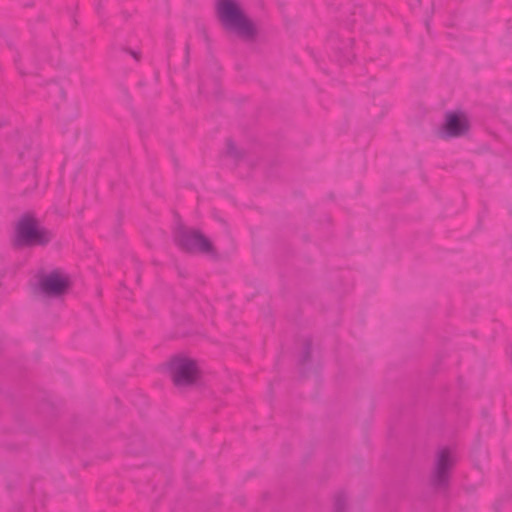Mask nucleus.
<instances>
[{
  "mask_svg": "<svg viewBox=\"0 0 512 512\" xmlns=\"http://www.w3.org/2000/svg\"><path fill=\"white\" fill-rule=\"evenodd\" d=\"M215 12L221 27L229 36L242 41L255 37L257 29L238 0H217Z\"/></svg>",
  "mask_w": 512,
  "mask_h": 512,
  "instance_id": "f257e3e1",
  "label": "nucleus"
},
{
  "mask_svg": "<svg viewBox=\"0 0 512 512\" xmlns=\"http://www.w3.org/2000/svg\"><path fill=\"white\" fill-rule=\"evenodd\" d=\"M160 369L170 377L176 391L184 393L189 390L192 385V360L189 355H176Z\"/></svg>",
  "mask_w": 512,
  "mask_h": 512,
  "instance_id": "f03ea898",
  "label": "nucleus"
},
{
  "mask_svg": "<svg viewBox=\"0 0 512 512\" xmlns=\"http://www.w3.org/2000/svg\"><path fill=\"white\" fill-rule=\"evenodd\" d=\"M51 233L32 218L19 221L15 231V242L21 246L41 245L49 242Z\"/></svg>",
  "mask_w": 512,
  "mask_h": 512,
  "instance_id": "7ed1b4c3",
  "label": "nucleus"
},
{
  "mask_svg": "<svg viewBox=\"0 0 512 512\" xmlns=\"http://www.w3.org/2000/svg\"><path fill=\"white\" fill-rule=\"evenodd\" d=\"M469 126V119L464 112L452 111L445 116L441 134L447 138L460 137L468 131Z\"/></svg>",
  "mask_w": 512,
  "mask_h": 512,
  "instance_id": "20e7f679",
  "label": "nucleus"
},
{
  "mask_svg": "<svg viewBox=\"0 0 512 512\" xmlns=\"http://www.w3.org/2000/svg\"><path fill=\"white\" fill-rule=\"evenodd\" d=\"M70 286L69 277L60 271L46 275L41 282V288L47 295L57 296L64 293Z\"/></svg>",
  "mask_w": 512,
  "mask_h": 512,
  "instance_id": "39448f33",
  "label": "nucleus"
},
{
  "mask_svg": "<svg viewBox=\"0 0 512 512\" xmlns=\"http://www.w3.org/2000/svg\"><path fill=\"white\" fill-rule=\"evenodd\" d=\"M455 462L456 457L452 451L448 449L439 451L433 477V480L436 484L440 485L446 481L449 472L454 466Z\"/></svg>",
  "mask_w": 512,
  "mask_h": 512,
  "instance_id": "423d86ee",
  "label": "nucleus"
},
{
  "mask_svg": "<svg viewBox=\"0 0 512 512\" xmlns=\"http://www.w3.org/2000/svg\"><path fill=\"white\" fill-rule=\"evenodd\" d=\"M212 258L216 256V250L211 240L201 231L194 230V254Z\"/></svg>",
  "mask_w": 512,
  "mask_h": 512,
  "instance_id": "0eeeda50",
  "label": "nucleus"
},
{
  "mask_svg": "<svg viewBox=\"0 0 512 512\" xmlns=\"http://www.w3.org/2000/svg\"><path fill=\"white\" fill-rule=\"evenodd\" d=\"M174 241L185 252L191 251V233L189 227L177 222L174 227Z\"/></svg>",
  "mask_w": 512,
  "mask_h": 512,
  "instance_id": "6e6552de",
  "label": "nucleus"
},
{
  "mask_svg": "<svg viewBox=\"0 0 512 512\" xmlns=\"http://www.w3.org/2000/svg\"><path fill=\"white\" fill-rule=\"evenodd\" d=\"M193 373H194V387L202 384L201 373L195 365H194Z\"/></svg>",
  "mask_w": 512,
  "mask_h": 512,
  "instance_id": "1a4fd4ad",
  "label": "nucleus"
}]
</instances>
